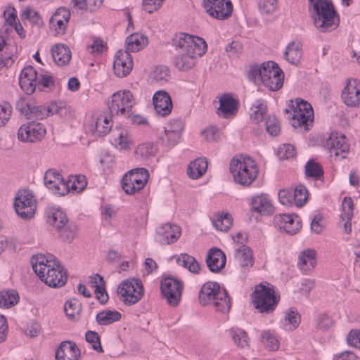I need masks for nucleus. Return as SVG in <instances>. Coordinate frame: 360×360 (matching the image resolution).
<instances>
[{
    "mask_svg": "<svg viewBox=\"0 0 360 360\" xmlns=\"http://www.w3.org/2000/svg\"><path fill=\"white\" fill-rule=\"evenodd\" d=\"M231 173L236 183L248 186L257 179L259 168L256 161L248 155H236L229 165Z\"/></svg>",
    "mask_w": 360,
    "mask_h": 360,
    "instance_id": "2",
    "label": "nucleus"
},
{
    "mask_svg": "<svg viewBox=\"0 0 360 360\" xmlns=\"http://www.w3.org/2000/svg\"><path fill=\"white\" fill-rule=\"evenodd\" d=\"M277 155L281 160H287L295 155V149L291 144H283L277 150Z\"/></svg>",
    "mask_w": 360,
    "mask_h": 360,
    "instance_id": "62",
    "label": "nucleus"
},
{
    "mask_svg": "<svg viewBox=\"0 0 360 360\" xmlns=\"http://www.w3.org/2000/svg\"><path fill=\"white\" fill-rule=\"evenodd\" d=\"M3 15L5 20V24L3 27V29H4L6 32H8V26H13V25H15V23L18 21L17 11L14 7L8 6L4 10Z\"/></svg>",
    "mask_w": 360,
    "mask_h": 360,
    "instance_id": "53",
    "label": "nucleus"
},
{
    "mask_svg": "<svg viewBox=\"0 0 360 360\" xmlns=\"http://www.w3.org/2000/svg\"><path fill=\"white\" fill-rule=\"evenodd\" d=\"M259 10L262 15H270L278 8L277 0H259Z\"/></svg>",
    "mask_w": 360,
    "mask_h": 360,
    "instance_id": "57",
    "label": "nucleus"
},
{
    "mask_svg": "<svg viewBox=\"0 0 360 360\" xmlns=\"http://www.w3.org/2000/svg\"><path fill=\"white\" fill-rule=\"evenodd\" d=\"M19 85L27 94H32L37 87V72L32 66H27L21 71Z\"/></svg>",
    "mask_w": 360,
    "mask_h": 360,
    "instance_id": "28",
    "label": "nucleus"
},
{
    "mask_svg": "<svg viewBox=\"0 0 360 360\" xmlns=\"http://www.w3.org/2000/svg\"><path fill=\"white\" fill-rule=\"evenodd\" d=\"M169 72L166 66H157L153 73V79L160 83L165 82L169 79Z\"/></svg>",
    "mask_w": 360,
    "mask_h": 360,
    "instance_id": "61",
    "label": "nucleus"
},
{
    "mask_svg": "<svg viewBox=\"0 0 360 360\" xmlns=\"http://www.w3.org/2000/svg\"><path fill=\"white\" fill-rule=\"evenodd\" d=\"M136 103L135 98L129 90H120L114 93L108 101L111 115L128 117Z\"/></svg>",
    "mask_w": 360,
    "mask_h": 360,
    "instance_id": "8",
    "label": "nucleus"
},
{
    "mask_svg": "<svg viewBox=\"0 0 360 360\" xmlns=\"http://www.w3.org/2000/svg\"><path fill=\"white\" fill-rule=\"evenodd\" d=\"M44 184L55 195H65L68 188L61 174L53 169H48L44 177Z\"/></svg>",
    "mask_w": 360,
    "mask_h": 360,
    "instance_id": "20",
    "label": "nucleus"
},
{
    "mask_svg": "<svg viewBox=\"0 0 360 360\" xmlns=\"http://www.w3.org/2000/svg\"><path fill=\"white\" fill-rule=\"evenodd\" d=\"M234 257L238 264L243 268H251L254 261L252 251L246 245H241L235 250Z\"/></svg>",
    "mask_w": 360,
    "mask_h": 360,
    "instance_id": "40",
    "label": "nucleus"
},
{
    "mask_svg": "<svg viewBox=\"0 0 360 360\" xmlns=\"http://www.w3.org/2000/svg\"><path fill=\"white\" fill-rule=\"evenodd\" d=\"M90 282L95 288V294L96 299L101 304H105L108 300V295L105 290V281L103 278L98 274H95L89 277Z\"/></svg>",
    "mask_w": 360,
    "mask_h": 360,
    "instance_id": "42",
    "label": "nucleus"
},
{
    "mask_svg": "<svg viewBox=\"0 0 360 360\" xmlns=\"http://www.w3.org/2000/svg\"><path fill=\"white\" fill-rule=\"evenodd\" d=\"M267 112V105L265 101L257 99L255 101L250 108V118L255 122L262 121Z\"/></svg>",
    "mask_w": 360,
    "mask_h": 360,
    "instance_id": "44",
    "label": "nucleus"
},
{
    "mask_svg": "<svg viewBox=\"0 0 360 360\" xmlns=\"http://www.w3.org/2000/svg\"><path fill=\"white\" fill-rule=\"evenodd\" d=\"M203 7L210 16L219 20L228 19L233 13L231 0H204Z\"/></svg>",
    "mask_w": 360,
    "mask_h": 360,
    "instance_id": "13",
    "label": "nucleus"
},
{
    "mask_svg": "<svg viewBox=\"0 0 360 360\" xmlns=\"http://www.w3.org/2000/svg\"><path fill=\"white\" fill-rule=\"evenodd\" d=\"M182 131L183 124L180 120L171 121L160 136L162 144L169 148L174 147L179 141Z\"/></svg>",
    "mask_w": 360,
    "mask_h": 360,
    "instance_id": "25",
    "label": "nucleus"
},
{
    "mask_svg": "<svg viewBox=\"0 0 360 360\" xmlns=\"http://www.w3.org/2000/svg\"><path fill=\"white\" fill-rule=\"evenodd\" d=\"M182 290L183 283L176 278L167 277L161 281V292L172 307H176L180 303Z\"/></svg>",
    "mask_w": 360,
    "mask_h": 360,
    "instance_id": "11",
    "label": "nucleus"
},
{
    "mask_svg": "<svg viewBox=\"0 0 360 360\" xmlns=\"http://www.w3.org/2000/svg\"><path fill=\"white\" fill-rule=\"evenodd\" d=\"M266 131L271 135L276 136L281 131L280 123L274 115L269 116L265 122Z\"/></svg>",
    "mask_w": 360,
    "mask_h": 360,
    "instance_id": "58",
    "label": "nucleus"
},
{
    "mask_svg": "<svg viewBox=\"0 0 360 360\" xmlns=\"http://www.w3.org/2000/svg\"><path fill=\"white\" fill-rule=\"evenodd\" d=\"M80 351L75 342L63 341L56 352V360H78Z\"/></svg>",
    "mask_w": 360,
    "mask_h": 360,
    "instance_id": "31",
    "label": "nucleus"
},
{
    "mask_svg": "<svg viewBox=\"0 0 360 360\" xmlns=\"http://www.w3.org/2000/svg\"><path fill=\"white\" fill-rule=\"evenodd\" d=\"M342 212L341 213V219H352L353 217L354 203L353 200L350 197H345L342 203Z\"/></svg>",
    "mask_w": 360,
    "mask_h": 360,
    "instance_id": "59",
    "label": "nucleus"
},
{
    "mask_svg": "<svg viewBox=\"0 0 360 360\" xmlns=\"http://www.w3.org/2000/svg\"><path fill=\"white\" fill-rule=\"evenodd\" d=\"M286 110L290 112L291 124L294 128H303L305 131L309 129L314 122V110L309 102L297 98L290 101Z\"/></svg>",
    "mask_w": 360,
    "mask_h": 360,
    "instance_id": "5",
    "label": "nucleus"
},
{
    "mask_svg": "<svg viewBox=\"0 0 360 360\" xmlns=\"http://www.w3.org/2000/svg\"><path fill=\"white\" fill-rule=\"evenodd\" d=\"M34 101L27 100L25 98H20L16 103L17 109L27 118L30 117V112Z\"/></svg>",
    "mask_w": 360,
    "mask_h": 360,
    "instance_id": "64",
    "label": "nucleus"
},
{
    "mask_svg": "<svg viewBox=\"0 0 360 360\" xmlns=\"http://www.w3.org/2000/svg\"><path fill=\"white\" fill-rule=\"evenodd\" d=\"M199 302L201 305H212L217 311L229 312L231 301L225 289L216 282H207L200 288Z\"/></svg>",
    "mask_w": 360,
    "mask_h": 360,
    "instance_id": "3",
    "label": "nucleus"
},
{
    "mask_svg": "<svg viewBox=\"0 0 360 360\" xmlns=\"http://www.w3.org/2000/svg\"><path fill=\"white\" fill-rule=\"evenodd\" d=\"M229 335L238 347L245 348L249 346V338L244 330L233 327L229 330Z\"/></svg>",
    "mask_w": 360,
    "mask_h": 360,
    "instance_id": "47",
    "label": "nucleus"
},
{
    "mask_svg": "<svg viewBox=\"0 0 360 360\" xmlns=\"http://www.w3.org/2000/svg\"><path fill=\"white\" fill-rule=\"evenodd\" d=\"M316 251L308 248L303 250L298 257L297 266L301 270H311L316 266Z\"/></svg>",
    "mask_w": 360,
    "mask_h": 360,
    "instance_id": "37",
    "label": "nucleus"
},
{
    "mask_svg": "<svg viewBox=\"0 0 360 360\" xmlns=\"http://www.w3.org/2000/svg\"><path fill=\"white\" fill-rule=\"evenodd\" d=\"M155 112L161 117L168 116L172 110V101L169 94L163 90L156 91L153 96Z\"/></svg>",
    "mask_w": 360,
    "mask_h": 360,
    "instance_id": "26",
    "label": "nucleus"
},
{
    "mask_svg": "<svg viewBox=\"0 0 360 360\" xmlns=\"http://www.w3.org/2000/svg\"><path fill=\"white\" fill-rule=\"evenodd\" d=\"M255 307L261 313L270 314L276 308L280 295L275 286L268 282H262L255 286L252 295Z\"/></svg>",
    "mask_w": 360,
    "mask_h": 360,
    "instance_id": "4",
    "label": "nucleus"
},
{
    "mask_svg": "<svg viewBox=\"0 0 360 360\" xmlns=\"http://www.w3.org/2000/svg\"><path fill=\"white\" fill-rule=\"evenodd\" d=\"M261 339L263 344L271 351H276L279 347V341L274 333L271 330H264L261 333Z\"/></svg>",
    "mask_w": 360,
    "mask_h": 360,
    "instance_id": "51",
    "label": "nucleus"
},
{
    "mask_svg": "<svg viewBox=\"0 0 360 360\" xmlns=\"http://www.w3.org/2000/svg\"><path fill=\"white\" fill-rule=\"evenodd\" d=\"M181 235L179 226L166 223L156 229L155 240L162 245H169L175 243Z\"/></svg>",
    "mask_w": 360,
    "mask_h": 360,
    "instance_id": "19",
    "label": "nucleus"
},
{
    "mask_svg": "<svg viewBox=\"0 0 360 360\" xmlns=\"http://www.w3.org/2000/svg\"><path fill=\"white\" fill-rule=\"evenodd\" d=\"M46 133L43 124L32 121L22 124L18 130L17 136L22 142L34 143L44 139Z\"/></svg>",
    "mask_w": 360,
    "mask_h": 360,
    "instance_id": "12",
    "label": "nucleus"
},
{
    "mask_svg": "<svg viewBox=\"0 0 360 360\" xmlns=\"http://www.w3.org/2000/svg\"><path fill=\"white\" fill-rule=\"evenodd\" d=\"M226 262V255L220 249L214 248L209 250L206 258L209 270H221L224 268Z\"/></svg>",
    "mask_w": 360,
    "mask_h": 360,
    "instance_id": "33",
    "label": "nucleus"
},
{
    "mask_svg": "<svg viewBox=\"0 0 360 360\" xmlns=\"http://www.w3.org/2000/svg\"><path fill=\"white\" fill-rule=\"evenodd\" d=\"M122 314L116 311L106 310L97 314L96 322L101 326H107L121 319Z\"/></svg>",
    "mask_w": 360,
    "mask_h": 360,
    "instance_id": "46",
    "label": "nucleus"
},
{
    "mask_svg": "<svg viewBox=\"0 0 360 360\" xmlns=\"http://www.w3.org/2000/svg\"><path fill=\"white\" fill-rule=\"evenodd\" d=\"M212 224L217 230L226 231L232 224L231 215L229 213L218 214L214 217Z\"/></svg>",
    "mask_w": 360,
    "mask_h": 360,
    "instance_id": "50",
    "label": "nucleus"
},
{
    "mask_svg": "<svg viewBox=\"0 0 360 360\" xmlns=\"http://www.w3.org/2000/svg\"><path fill=\"white\" fill-rule=\"evenodd\" d=\"M295 205L298 207H302L307 202L308 198V192L305 186L303 185L297 186L294 190Z\"/></svg>",
    "mask_w": 360,
    "mask_h": 360,
    "instance_id": "55",
    "label": "nucleus"
},
{
    "mask_svg": "<svg viewBox=\"0 0 360 360\" xmlns=\"http://www.w3.org/2000/svg\"><path fill=\"white\" fill-rule=\"evenodd\" d=\"M66 183L70 191L74 193H79L82 191L87 185V181L84 175L72 176Z\"/></svg>",
    "mask_w": 360,
    "mask_h": 360,
    "instance_id": "48",
    "label": "nucleus"
},
{
    "mask_svg": "<svg viewBox=\"0 0 360 360\" xmlns=\"http://www.w3.org/2000/svg\"><path fill=\"white\" fill-rule=\"evenodd\" d=\"M305 175L315 180H321L323 177V170L319 163L309 160L305 165Z\"/></svg>",
    "mask_w": 360,
    "mask_h": 360,
    "instance_id": "49",
    "label": "nucleus"
},
{
    "mask_svg": "<svg viewBox=\"0 0 360 360\" xmlns=\"http://www.w3.org/2000/svg\"><path fill=\"white\" fill-rule=\"evenodd\" d=\"M70 18V12L68 9L58 8L51 15L49 20V30L56 36H61L65 33Z\"/></svg>",
    "mask_w": 360,
    "mask_h": 360,
    "instance_id": "15",
    "label": "nucleus"
},
{
    "mask_svg": "<svg viewBox=\"0 0 360 360\" xmlns=\"http://www.w3.org/2000/svg\"><path fill=\"white\" fill-rule=\"evenodd\" d=\"M176 263L179 267L187 270H200V266L196 259L191 255L186 253L174 256Z\"/></svg>",
    "mask_w": 360,
    "mask_h": 360,
    "instance_id": "45",
    "label": "nucleus"
},
{
    "mask_svg": "<svg viewBox=\"0 0 360 360\" xmlns=\"http://www.w3.org/2000/svg\"><path fill=\"white\" fill-rule=\"evenodd\" d=\"M174 45L179 50L174 65L183 71L191 69L195 65L196 58L202 56L207 47L202 38L184 32L176 34Z\"/></svg>",
    "mask_w": 360,
    "mask_h": 360,
    "instance_id": "1",
    "label": "nucleus"
},
{
    "mask_svg": "<svg viewBox=\"0 0 360 360\" xmlns=\"http://www.w3.org/2000/svg\"><path fill=\"white\" fill-rule=\"evenodd\" d=\"M302 45L299 41H292L285 47L283 57L289 63L297 65L302 58Z\"/></svg>",
    "mask_w": 360,
    "mask_h": 360,
    "instance_id": "32",
    "label": "nucleus"
},
{
    "mask_svg": "<svg viewBox=\"0 0 360 360\" xmlns=\"http://www.w3.org/2000/svg\"><path fill=\"white\" fill-rule=\"evenodd\" d=\"M327 146L330 156H335L337 158H345L349 150V145L346 141L345 136L332 133L327 140Z\"/></svg>",
    "mask_w": 360,
    "mask_h": 360,
    "instance_id": "23",
    "label": "nucleus"
},
{
    "mask_svg": "<svg viewBox=\"0 0 360 360\" xmlns=\"http://www.w3.org/2000/svg\"><path fill=\"white\" fill-rule=\"evenodd\" d=\"M112 116L105 112L98 115L91 124L86 125V131L95 136L107 134L112 127Z\"/></svg>",
    "mask_w": 360,
    "mask_h": 360,
    "instance_id": "24",
    "label": "nucleus"
},
{
    "mask_svg": "<svg viewBox=\"0 0 360 360\" xmlns=\"http://www.w3.org/2000/svg\"><path fill=\"white\" fill-rule=\"evenodd\" d=\"M37 200L34 193L28 188L18 191L14 198V209L22 219L29 220L34 217Z\"/></svg>",
    "mask_w": 360,
    "mask_h": 360,
    "instance_id": "7",
    "label": "nucleus"
},
{
    "mask_svg": "<svg viewBox=\"0 0 360 360\" xmlns=\"http://www.w3.org/2000/svg\"><path fill=\"white\" fill-rule=\"evenodd\" d=\"M149 179L146 168H135L129 171L122 178V187L127 194H134L144 188Z\"/></svg>",
    "mask_w": 360,
    "mask_h": 360,
    "instance_id": "9",
    "label": "nucleus"
},
{
    "mask_svg": "<svg viewBox=\"0 0 360 360\" xmlns=\"http://www.w3.org/2000/svg\"><path fill=\"white\" fill-rule=\"evenodd\" d=\"M32 270H65L58 259L50 253H37L30 258Z\"/></svg>",
    "mask_w": 360,
    "mask_h": 360,
    "instance_id": "16",
    "label": "nucleus"
},
{
    "mask_svg": "<svg viewBox=\"0 0 360 360\" xmlns=\"http://www.w3.org/2000/svg\"><path fill=\"white\" fill-rule=\"evenodd\" d=\"M20 301V295L14 289L0 291V308L8 309L15 306Z\"/></svg>",
    "mask_w": 360,
    "mask_h": 360,
    "instance_id": "41",
    "label": "nucleus"
},
{
    "mask_svg": "<svg viewBox=\"0 0 360 360\" xmlns=\"http://www.w3.org/2000/svg\"><path fill=\"white\" fill-rule=\"evenodd\" d=\"M12 107L8 102L0 103V127L4 126L10 120Z\"/></svg>",
    "mask_w": 360,
    "mask_h": 360,
    "instance_id": "60",
    "label": "nucleus"
},
{
    "mask_svg": "<svg viewBox=\"0 0 360 360\" xmlns=\"http://www.w3.org/2000/svg\"><path fill=\"white\" fill-rule=\"evenodd\" d=\"M156 152L157 147L152 143L139 145L135 150L136 156L141 158L143 160L153 157Z\"/></svg>",
    "mask_w": 360,
    "mask_h": 360,
    "instance_id": "52",
    "label": "nucleus"
},
{
    "mask_svg": "<svg viewBox=\"0 0 360 360\" xmlns=\"http://www.w3.org/2000/svg\"><path fill=\"white\" fill-rule=\"evenodd\" d=\"M300 322V316L294 308L288 309L285 313V317L281 321L283 328L286 330L295 329Z\"/></svg>",
    "mask_w": 360,
    "mask_h": 360,
    "instance_id": "43",
    "label": "nucleus"
},
{
    "mask_svg": "<svg viewBox=\"0 0 360 360\" xmlns=\"http://www.w3.org/2000/svg\"><path fill=\"white\" fill-rule=\"evenodd\" d=\"M207 169V159L205 158H198L189 164L187 168V174L193 179H198L205 174Z\"/></svg>",
    "mask_w": 360,
    "mask_h": 360,
    "instance_id": "38",
    "label": "nucleus"
},
{
    "mask_svg": "<svg viewBox=\"0 0 360 360\" xmlns=\"http://www.w3.org/2000/svg\"><path fill=\"white\" fill-rule=\"evenodd\" d=\"M51 54L55 63L58 66L67 65L71 59L72 53L64 44H56L51 49Z\"/></svg>",
    "mask_w": 360,
    "mask_h": 360,
    "instance_id": "35",
    "label": "nucleus"
},
{
    "mask_svg": "<svg viewBox=\"0 0 360 360\" xmlns=\"http://www.w3.org/2000/svg\"><path fill=\"white\" fill-rule=\"evenodd\" d=\"M219 106L216 110L219 117L224 119H232L236 115L239 105L237 98L227 93L219 97Z\"/></svg>",
    "mask_w": 360,
    "mask_h": 360,
    "instance_id": "17",
    "label": "nucleus"
},
{
    "mask_svg": "<svg viewBox=\"0 0 360 360\" xmlns=\"http://www.w3.org/2000/svg\"><path fill=\"white\" fill-rule=\"evenodd\" d=\"M274 221L276 227L290 235L297 233L302 227L301 219L295 214H276Z\"/></svg>",
    "mask_w": 360,
    "mask_h": 360,
    "instance_id": "18",
    "label": "nucleus"
},
{
    "mask_svg": "<svg viewBox=\"0 0 360 360\" xmlns=\"http://www.w3.org/2000/svg\"><path fill=\"white\" fill-rule=\"evenodd\" d=\"M262 83L271 91L280 89L283 84L284 74L274 61L263 63Z\"/></svg>",
    "mask_w": 360,
    "mask_h": 360,
    "instance_id": "10",
    "label": "nucleus"
},
{
    "mask_svg": "<svg viewBox=\"0 0 360 360\" xmlns=\"http://www.w3.org/2000/svg\"><path fill=\"white\" fill-rule=\"evenodd\" d=\"M250 207L261 215H271L274 212V207L269 195L264 193L252 196L250 199Z\"/></svg>",
    "mask_w": 360,
    "mask_h": 360,
    "instance_id": "27",
    "label": "nucleus"
},
{
    "mask_svg": "<svg viewBox=\"0 0 360 360\" xmlns=\"http://www.w3.org/2000/svg\"><path fill=\"white\" fill-rule=\"evenodd\" d=\"M47 222L58 230L63 229L68 223L65 212L59 208L50 207L46 211Z\"/></svg>",
    "mask_w": 360,
    "mask_h": 360,
    "instance_id": "34",
    "label": "nucleus"
},
{
    "mask_svg": "<svg viewBox=\"0 0 360 360\" xmlns=\"http://www.w3.org/2000/svg\"><path fill=\"white\" fill-rule=\"evenodd\" d=\"M86 342L91 345V347L97 352L102 353L103 349L101 343V338L98 333L93 330H88L85 334Z\"/></svg>",
    "mask_w": 360,
    "mask_h": 360,
    "instance_id": "56",
    "label": "nucleus"
},
{
    "mask_svg": "<svg viewBox=\"0 0 360 360\" xmlns=\"http://www.w3.org/2000/svg\"><path fill=\"white\" fill-rule=\"evenodd\" d=\"M342 99L349 107H360V81L349 79L342 91Z\"/></svg>",
    "mask_w": 360,
    "mask_h": 360,
    "instance_id": "22",
    "label": "nucleus"
},
{
    "mask_svg": "<svg viewBox=\"0 0 360 360\" xmlns=\"http://www.w3.org/2000/svg\"><path fill=\"white\" fill-rule=\"evenodd\" d=\"M278 199L283 205H292L295 204L293 190L281 189L278 192Z\"/></svg>",
    "mask_w": 360,
    "mask_h": 360,
    "instance_id": "63",
    "label": "nucleus"
},
{
    "mask_svg": "<svg viewBox=\"0 0 360 360\" xmlns=\"http://www.w3.org/2000/svg\"><path fill=\"white\" fill-rule=\"evenodd\" d=\"M111 142L118 150H130L134 146V141L125 128H116L112 132Z\"/></svg>",
    "mask_w": 360,
    "mask_h": 360,
    "instance_id": "29",
    "label": "nucleus"
},
{
    "mask_svg": "<svg viewBox=\"0 0 360 360\" xmlns=\"http://www.w3.org/2000/svg\"><path fill=\"white\" fill-rule=\"evenodd\" d=\"M41 281L49 287L60 288L68 280L67 271H34Z\"/></svg>",
    "mask_w": 360,
    "mask_h": 360,
    "instance_id": "30",
    "label": "nucleus"
},
{
    "mask_svg": "<svg viewBox=\"0 0 360 360\" xmlns=\"http://www.w3.org/2000/svg\"><path fill=\"white\" fill-rule=\"evenodd\" d=\"M333 7L331 0H308V10L311 20Z\"/></svg>",
    "mask_w": 360,
    "mask_h": 360,
    "instance_id": "39",
    "label": "nucleus"
},
{
    "mask_svg": "<svg viewBox=\"0 0 360 360\" xmlns=\"http://www.w3.org/2000/svg\"><path fill=\"white\" fill-rule=\"evenodd\" d=\"M134 62L128 51L118 50L114 58L113 70L116 76L124 77L132 70Z\"/></svg>",
    "mask_w": 360,
    "mask_h": 360,
    "instance_id": "21",
    "label": "nucleus"
},
{
    "mask_svg": "<svg viewBox=\"0 0 360 360\" xmlns=\"http://www.w3.org/2000/svg\"><path fill=\"white\" fill-rule=\"evenodd\" d=\"M88 51L94 55L98 56L107 49V44L101 38L93 37L92 43L87 47Z\"/></svg>",
    "mask_w": 360,
    "mask_h": 360,
    "instance_id": "54",
    "label": "nucleus"
},
{
    "mask_svg": "<svg viewBox=\"0 0 360 360\" xmlns=\"http://www.w3.org/2000/svg\"><path fill=\"white\" fill-rule=\"evenodd\" d=\"M312 21L314 25L321 32H332L340 25L339 15L335 7L314 18Z\"/></svg>",
    "mask_w": 360,
    "mask_h": 360,
    "instance_id": "14",
    "label": "nucleus"
},
{
    "mask_svg": "<svg viewBox=\"0 0 360 360\" xmlns=\"http://www.w3.org/2000/svg\"><path fill=\"white\" fill-rule=\"evenodd\" d=\"M148 44V38L141 33H134L126 39L125 51L137 52L143 49Z\"/></svg>",
    "mask_w": 360,
    "mask_h": 360,
    "instance_id": "36",
    "label": "nucleus"
},
{
    "mask_svg": "<svg viewBox=\"0 0 360 360\" xmlns=\"http://www.w3.org/2000/svg\"><path fill=\"white\" fill-rule=\"evenodd\" d=\"M144 292L141 280L134 277L122 281L117 290L120 300L126 306L138 303L143 297Z\"/></svg>",
    "mask_w": 360,
    "mask_h": 360,
    "instance_id": "6",
    "label": "nucleus"
}]
</instances>
